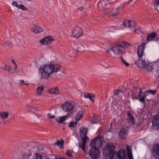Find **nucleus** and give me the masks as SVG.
Returning a JSON list of instances; mask_svg holds the SVG:
<instances>
[{
	"label": "nucleus",
	"instance_id": "nucleus-24",
	"mask_svg": "<svg viewBox=\"0 0 159 159\" xmlns=\"http://www.w3.org/2000/svg\"><path fill=\"white\" fill-rule=\"evenodd\" d=\"M121 9L122 8L121 7H118L116 9L115 11L114 12L112 13V15L114 17L117 16L118 14H119L120 13V11Z\"/></svg>",
	"mask_w": 159,
	"mask_h": 159
},
{
	"label": "nucleus",
	"instance_id": "nucleus-40",
	"mask_svg": "<svg viewBox=\"0 0 159 159\" xmlns=\"http://www.w3.org/2000/svg\"><path fill=\"white\" fill-rule=\"evenodd\" d=\"M27 109L30 111H33L34 108L32 106H28L27 107Z\"/></svg>",
	"mask_w": 159,
	"mask_h": 159
},
{
	"label": "nucleus",
	"instance_id": "nucleus-33",
	"mask_svg": "<svg viewBox=\"0 0 159 159\" xmlns=\"http://www.w3.org/2000/svg\"><path fill=\"white\" fill-rule=\"evenodd\" d=\"M77 50L80 52L84 51V48L82 45H79L78 46Z\"/></svg>",
	"mask_w": 159,
	"mask_h": 159
},
{
	"label": "nucleus",
	"instance_id": "nucleus-49",
	"mask_svg": "<svg viewBox=\"0 0 159 159\" xmlns=\"http://www.w3.org/2000/svg\"><path fill=\"white\" fill-rule=\"evenodd\" d=\"M83 10H84V8L83 7H80V8H79L78 9V11L80 10V11H83V12H84V13H85V11H83Z\"/></svg>",
	"mask_w": 159,
	"mask_h": 159
},
{
	"label": "nucleus",
	"instance_id": "nucleus-8",
	"mask_svg": "<svg viewBox=\"0 0 159 159\" xmlns=\"http://www.w3.org/2000/svg\"><path fill=\"white\" fill-rule=\"evenodd\" d=\"M152 151L153 156L156 159H159V144L156 143L154 145Z\"/></svg>",
	"mask_w": 159,
	"mask_h": 159
},
{
	"label": "nucleus",
	"instance_id": "nucleus-12",
	"mask_svg": "<svg viewBox=\"0 0 159 159\" xmlns=\"http://www.w3.org/2000/svg\"><path fill=\"white\" fill-rule=\"evenodd\" d=\"M145 44V43H144L139 46L138 47L137 51L138 57H142L143 55L144 45Z\"/></svg>",
	"mask_w": 159,
	"mask_h": 159
},
{
	"label": "nucleus",
	"instance_id": "nucleus-16",
	"mask_svg": "<svg viewBox=\"0 0 159 159\" xmlns=\"http://www.w3.org/2000/svg\"><path fill=\"white\" fill-rule=\"evenodd\" d=\"M38 69L39 72L41 74L42 77L43 78L46 79L48 78L49 75H50L40 67L38 68Z\"/></svg>",
	"mask_w": 159,
	"mask_h": 159
},
{
	"label": "nucleus",
	"instance_id": "nucleus-54",
	"mask_svg": "<svg viewBox=\"0 0 159 159\" xmlns=\"http://www.w3.org/2000/svg\"><path fill=\"white\" fill-rule=\"evenodd\" d=\"M157 5L159 6V0L157 2Z\"/></svg>",
	"mask_w": 159,
	"mask_h": 159
},
{
	"label": "nucleus",
	"instance_id": "nucleus-13",
	"mask_svg": "<svg viewBox=\"0 0 159 159\" xmlns=\"http://www.w3.org/2000/svg\"><path fill=\"white\" fill-rule=\"evenodd\" d=\"M116 1V0H101L98 2V6L100 7V5H101L104 7L106 6L107 5L113 3Z\"/></svg>",
	"mask_w": 159,
	"mask_h": 159
},
{
	"label": "nucleus",
	"instance_id": "nucleus-34",
	"mask_svg": "<svg viewBox=\"0 0 159 159\" xmlns=\"http://www.w3.org/2000/svg\"><path fill=\"white\" fill-rule=\"evenodd\" d=\"M81 138L82 141V143H86L87 142V140L88 139L87 137L85 136V137H83V138Z\"/></svg>",
	"mask_w": 159,
	"mask_h": 159
},
{
	"label": "nucleus",
	"instance_id": "nucleus-35",
	"mask_svg": "<svg viewBox=\"0 0 159 159\" xmlns=\"http://www.w3.org/2000/svg\"><path fill=\"white\" fill-rule=\"evenodd\" d=\"M148 92L149 94L154 95L156 94L157 92L156 90H148Z\"/></svg>",
	"mask_w": 159,
	"mask_h": 159
},
{
	"label": "nucleus",
	"instance_id": "nucleus-9",
	"mask_svg": "<svg viewBox=\"0 0 159 159\" xmlns=\"http://www.w3.org/2000/svg\"><path fill=\"white\" fill-rule=\"evenodd\" d=\"M122 25L125 26V27H128L132 29L134 27L135 25V23L134 20H126L122 23Z\"/></svg>",
	"mask_w": 159,
	"mask_h": 159
},
{
	"label": "nucleus",
	"instance_id": "nucleus-30",
	"mask_svg": "<svg viewBox=\"0 0 159 159\" xmlns=\"http://www.w3.org/2000/svg\"><path fill=\"white\" fill-rule=\"evenodd\" d=\"M44 87L43 86H41L38 87L37 89V93L38 94H40L41 92L43 90Z\"/></svg>",
	"mask_w": 159,
	"mask_h": 159
},
{
	"label": "nucleus",
	"instance_id": "nucleus-23",
	"mask_svg": "<svg viewBox=\"0 0 159 159\" xmlns=\"http://www.w3.org/2000/svg\"><path fill=\"white\" fill-rule=\"evenodd\" d=\"M50 92L51 93L55 94H58L59 93V91L57 87L51 89L50 90Z\"/></svg>",
	"mask_w": 159,
	"mask_h": 159
},
{
	"label": "nucleus",
	"instance_id": "nucleus-53",
	"mask_svg": "<svg viewBox=\"0 0 159 159\" xmlns=\"http://www.w3.org/2000/svg\"><path fill=\"white\" fill-rule=\"evenodd\" d=\"M50 118L52 119H54L55 118V116H52L50 117Z\"/></svg>",
	"mask_w": 159,
	"mask_h": 159
},
{
	"label": "nucleus",
	"instance_id": "nucleus-22",
	"mask_svg": "<svg viewBox=\"0 0 159 159\" xmlns=\"http://www.w3.org/2000/svg\"><path fill=\"white\" fill-rule=\"evenodd\" d=\"M83 116V112L80 111L78 112L76 116L75 117L76 121H78Z\"/></svg>",
	"mask_w": 159,
	"mask_h": 159
},
{
	"label": "nucleus",
	"instance_id": "nucleus-5",
	"mask_svg": "<svg viewBox=\"0 0 159 159\" xmlns=\"http://www.w3.org/2000/svg\"><path fill=\"white\" fill-rule=\"evenodd\" d=\"M129 131V127L126 126H123L120 129L119 132V136L121 139L124 140L126 139Z\"/></svg>",
	"mask_w": 159,
	"mask_h": 159
},
{
	"label": "nucleus",
	"instance_id": "nucleus-48",
	"mask_svg": "<svg viewBox=\"0 0 159 159\" xmlns=\"http://www.w3.org/2000/svg\"><path fill=\"white\" fill-rule=\"evenodd\" d=\"M145 95H146V97L149 94L148 92V90L144 92Z\"/></svg>",
	"mask_w": 159,
	"mask_h": 159
},
{
	"label": "nucleus",
	"instance_id": "nucleus-52",
	"mask_svg": "<svg viewBox=\"0 0 159 159\" xmlns=\"http://www.w3.org/2000/svg\"><path fill=\"white\" fill-rule=\"evenodd\" d=\"M20 82L22 84H24V80H20Z\"/></svg>",
	"mask_w": 159,
	"mask_h": 159
},
{
	"label": "nucleus",
	"instance_id": "nucleus-20",
	"mask_svg": "<svg viewBox=\"0 0 159 159\" xmlns=\"http://www.w3.org/2000/svg\"><path fill=\"white\" fill-rule=\"evenodd\" d=\"M118 45L124 48H126L129 46V44L126 42L123 41L119 43Z\"/></svg>",
	"mask_w": 159,
	"mask_h": 159
},
{
	"label": "nucleus",
	"instance_id": "nucleus-28",
	"mask_svg": "<svg viewBox=\"0 0 159 159\" xmlns=\"http://www.w3.org/2000/svg\"><path fill=\"white\" fill-rule=\"evenodd\" d=\"M66 120V117L63 116L59 118H56V120L57 122L62 123Z\"/></svg>",
	"mask_w": 159,
	"mask_h": 159
},
{
	"label": "nucleus",
	"instance_id": "nucleus-7",
	"mask_svg": "<svg viewBox=\"0 0 159 159\" xmlns=\"http://www.w3.org/2000/svg\"><path fill=\"white\" fill-rule=\"evenodd\" d=\"M83 31L79 26L75 27L72 31V36L76 38H78L82 34Z\"/></svg>",
	"mask_w": 159,
	"mask_h": 159
},
{
	"label": "nucleus",
	"instance_id": "nucleus-21",
	"mask_svg": "<svg viewBox=\"0 0 159 159\" xmlns=\"http://www.w3.org/2000/svg\"><path fill=\"white\" fill-rule=\"evenodd\" d=\"M63 143L64 141L62 139H61V141L58 140L55 143L54 145L58 146L61 148H63Z\"/></svg>",
	"mask_w": 159,
	"mask_h": 159
},
{
	"label": "nucleus",
	"instance_id": "nucleus-17",
	"mask_svg": "<svg viewBox=\"0 0 159 159\" xmlns=\"http://www.w3.org/2000/svg\"><path fill=\"white\" fill-rule=\"evenodd\" d=\"M128 116V120L129 122H130L131 124L134 125L135 124V120L134 117H133L131 113L129 112L127 113Z\"/></svg>",
	"mask_w": 159,
	"mask_h": 159
},
{
	"label": "nucleus",
	"instance_id": "nucleus-18",
	"mask_svg": "<svg viewBox=\"0 0 159 159\" xmlns=\"http://www.w3.org/2000/svg\"><path fill=\"white\" fill-rule=\"evenodd\" d=\"M87 129L83 127H81L80 128V136L81 138H83V137H85L86 136L87 134Z\"/></svg>",
	"mask_w": 159,
	"mask_h": 159
},
{
	"label": "nucleus",
	"instance_id": "nucleus-11",
	"mask_svg": "<svg viewBox=\"0 0 159 159\" xmlns=\"http://www.w3.org/2000/svg\"><path fill=\"white\" fill-rule=\"evenodd\" d=\"M152 124L155 129H159V116L158 115H156L153 116Z\"/></svg>",
	"mask_w": 159,
	"mask_h": 159
},
{
	"label": "nucleus",
	"instance_id": "nucleus-3",
	"mask_svg": "<svg viewBox=\"0 0 159 159\" xmlns=\"http://www.w3.org/2000/svg\"><path fill=\"white\" fill-rule=\"evenodd\" d=\"M50 75L57 72L60 68L58 64L44 65L40 66Z\"/></svg>",
	"mask_w": 159,
	"mask_h": 159
},
{
	"label": "nucleus",
	"instance_id": "nucleus-29",
	"mask_svg": "<svg viewBox=\"0 0 159 159\" xmlns=\"http://www.w3.org/2000/svg\"><path fill=\"white\" fill-rule=\"evenodd\" d=\"M143 29L141 28H137L134 29V32L138 34H139L140 33H144L143 30Z\"/></svg>",
	"mask_w": 159,
	"mask_h": 159
},
{
	"label": "nucleus",
	"instance_id": "nucleus-15",
	"mask_svg": "<svg viewBox=\"0 0 159 159\" xmlns=\"http://www.w3.org/2000/svg\"><path fill=\"white\" fill-rule=\"evenodd\" d=\"M52 41V38L51 36L46 37L40 40V43L44 45H46L50 43Z\"/></svg>",
	"mask_w": 159,
	"mask_h": 159
},
{
	"label": "nucleus",
	"instance_id": "nucleus-42",
	"mask_svg": "<svg viewBox=\"0 0 159 159\" xmlns=\"http://www.w3.org/2000/svg\"><path fill=\"white\" fill-rule=\"evenodd\" d=\"M121 90H119V89H117L114 92V94L115 95H118L119 92H120Z\"/></svg>",
	"mask_w": 159,
	"mask_h": 159
},
{
	"label": "nucleus",
	"instance_id": "nucleus-27",
	"mask_svg": "<svg viewBox=\"0 0 159 159\" xmlns=\"http://www.w3.org/2000/svg\"><path fill=\"white\" fill-rule=\"evenodd\" d=\"M1 68L2 70L8 71H9L11 69V67L7 65H2Z\"/></svg>",
	"mask_w": 159,
	"mask_h": 159
},
{
	"label": "nucleus",
	"instance_id": "nucleus-44",
	"mask_svg": "<svg viewBox=\"0 0 159 159\" xmlns=\"http://www.w3.org/2000/svg\"><path fill=\"white\" fill-rule=\"evenodd\" d=\"M90 94L91 93H85L84 96L85 98H88Z\"/></svg>",
	"mask_w": 159,
	"mask_h": 159
},
{
	"label": "nucleus",
	"instance_id": "nucleus-51",
	"mask_svg": "<svg viewBox=\"0 0 159 159\" xmlns=\"http://www.w3.org/2000/svg\"><path fill=\"white\" fill-rule=\"evenodd\" d=\"M11 62H12V63H13V64H16L15 61H14V60L13 59H12L11 60Z\"/></svg>",
	"mask_w": 159,
	"mask_h": 159
},
{
	"label": "nucleus",
	"instance_id": "nucleus-50",
	"mask_svg": "<svg viewBox=\"0 0 159 159\" xmlns=\"http://www.w3.org/2000/svg\"><path fill=\"white\" fill-rule=\"evenodd\" d=\"M116 26H112V27H110V29H116Z\"/></svg>",
	"mask_w": 159,
	"mask_h": 159
},
{
	"label": "nucleus",
	"instance_id": "nucleus-19",
	"mask_svg": "<svg viewBox=\"0 0 159 159\" xmlns=\"http://www.w3.org/2000/svg\"><path fill=\"white\" fill-rule=\"evenodd\" d=\"M43 30V29L39 26H35L32 30V31L34 33H39L42 32Z\"/></svg>",
	"mask_w": 159,
	"mask_h": 159
},
{
	"label": "nucleus",
	"instance_id": "nucleus-38",
	"mask_svg": "<svg viewBox=\"0 0 159 159\" xmlns=\"http://www.w3.org/2000/svg\"><path fill=\"white\" fill-rule=\"evenodd\" d=\"M88 98L90 99L92 102H93L94 101V95L93 94H91Z\"/></svg>",
	"mask_w": 159,
	"mask_h": 159
},
{
	"label": "nucleus",
	"instance_id": "nucleus-55",
	"mask_svg": "<svg viewBox=\"0 0 159 159\" xmlns=\"http://www.w3.org/2000/svg\"><path fill=\"white\" fill-rule=\"evenodd\" d=\"M24 84H25V85H28V83H24Z\"/></svg>",
	"mask_w": 159,
	"mask_h": 159
},
{
	"label": "nucleus",
	"instance_id": "nucleus-39",
	"mask_svg": "<svg viewBox=\"0 0 159 159\" xmlns=\"http://www.w3.org/2000/svg\"><path fill=\"white\" fill-rule=\"evenodd\" d=\"M17 7L19 9H21L22 10H25L26 8V7L24 6L22 4H20V5H18Z\"/></svg>",
	"mask_w": 159,
	"mask_h": 159
},
{
	"label": "nucleus",
	"instance_id": "nucleus-36",
	"mask_svg": "<svg viewBox=\"0 0 159 159\" xmlns=\"http://www.w3.org/2000/svg\"><path fill=\"white\" fill-rule=\"evenodd\" d=\"M121 62L124 64L126 66H128L129 65V64L126 62L123 59L122 57H121Z\"/></svg>",
	"mask_w": 159,
	"mask_h": 159
},
{
	"label": "nucleus",
	"instance_id": "nucleus-41",
	"mask_svg": "<svg viewBox=\"0 0 159 159\" xmlns=\"http://www.w3.org/2000/svg\"><path fill=\"white\" fill-rule=\"evenodd\" d=\"M5 45H7L9 48H11L12 46V44L10 42H7L6 43Z\"/></svg>",
	"mask_w": 159,
	"mask_h": 159
},
{
	"label": "nucleus",
	"instance_id": "nucleus-4",
	"mask_svg": "<svg viewBox=\"0 0 159 159\" xmlns=\"http://www.w3.org/2000/svg\"><path fill=\"white\" fill-rule=\"evenodd\" d=\"M74 102L72 101H68L61 106L63 110L66 112H71L75 107Z\"/></svg>",
	"mask_w": 159,
	"mask_h": 159
},
{
	"label": "nucleus",
	"instance_id": "nucleus-31",
	"mask_svg": "<svg viewBox=\"0 0 159 159\" xmlns=\"http://www.w3.org/2000/svg\"><path fill=\"white\" fill-rule=\"evenodd\" d=\"M147 66V68H145V69H146L147 70L149 71L150 72L152 71V70L154 69L153 66L152 65H149L148 64Z\"/></svg>",
	"mask_w": 159,
	"mask_h": 159
},
{
	"label": "nucleus",
	"instance_id": "nucleus-1",
	"mask_svg": "<svg viewBox=\"0 0 159 159\" xmlns=\"http://www.w3.org/2000/svg\"><path fill=\"white\" fill-rule=\"evenodd\" d=\"M126 150L128 154L124 149L116 152L114 145L110 144L108 146V148L109 157L110 159H127L128 157L129 159H133L131 148L129 146H127Z\"/></svg>",
	"mask_w": 159,
	"mask_h": 159
},
{
	"label": "nucleus",
	"instance_id": "nucleus-37",
	"mask_svg": "<svg viewBox=\"0 0 159 159\" xmlns=\"http://www.w3.org/2000/svg\"><path fill=\"white\" fill-rule=\"evenodd\" d=\"M76 123L74 121H72L70 123L69 126L70 128L73 127Z\"/></svg>",
	"mask_w": 159,
	"mask_h": 159
},
{
	"label": "nucleus",
	"instance_id": "nucleus-25",
	"mask_svg": "<svg viewBox=\"0 0 159 159\" xmlns=\"http://www.w3.org/2000/svg\"><path fill=\"white\" fill-rule=\"evenodd\" d=\"M8 116V112H0V116L2 119H5Z\"/></svg>",
	"mask_w": 159,
	"mask_h": 159
},
{
	"label": "nucleus",
	"instance_id": "nucleus-26",
	"mask_svg": "<svg viewBox=\"0 0 159 159\" xmlns=\"http://www.w3.org/2000/svg\"><path fill=\"white\" fill-rule=\"evenodd\" d=\"M156 36V33H153L150 34L147 37V40L149 41H151Z\"/></svg>",
	"mask_w": 159,
	"mask_h": 159
},
{
	"label": "nucleus",
	"instance_id": "nucleus-32",
	"mask_svg": "<svg viewBox=\"0 0 159 159\" xmlns=\"http://www.w3.org/2000/svg\"><path fill=\"white\" fill-rule=\"evenodd\" d=\"M85 145L86 143H82L80 144V147L82 150L84 151V152H85Z\"/></svg>",
	"mask_w": 159,
	"mask_h": 159
},
{
	"label": "nucleus",
	"instance_id": "nucleus-14",
	"mask_svg": "<svg viewBox=\"0 0 159 159\" xmlns=\"http://www.w3.org/2000/svg\"><path fill=\"white\" fill-rule=\"evenodd\" d=\"M136 63L138 66L139 67H142L144 69L147 68V66L148 64L145 60H142L141 59H139L137 61Z\"/></svg>",
	"mask_w": 159,
	"mask_h": 159
},
{
	"label": "nucleus",
	"instance_id": "nucleus-6",
	"mask_svg": "<svg viewBox=\"0 0 159 159\" xmlns=\"http://www.w3.org/2000/svg\"><path fill=\"white\" fill-rule=\"evenodd\" d=\"M123 49H120L119 47H113L109 48L107 51V53L110 55L123 53Z\"/></svg>",
	"mask_w": 159,
	"mask_h": 159
},
{
	"label": "nucleus",
	"instance_id": "nucleus-45",
	"mask_svg": "<svg viewBox=\"0 0 159 159\" xmlns=\"http://www.w3.org/2000/svg\"><path fill=\"white\" fill-rule=\"evenodd\" d=\"M12 5L14 6H15L17 7L18 6V5L17 4V2H16L14 1L13 2H12Z\"/></svg>",
	"mask_w": 159,
	"mask_h": 159
},
{
	"label": "nucleus",
	"instance_id": "nucleus-2",
	"mask_svg": "<svg viewBox=\"0 0 159 159\" xmlns=\"http://www.w3.org/2000/svg\"><path fill=\"white\" fill-rule=\"evenodd\" d=\"M101 136L95 138L90 142L91 149L89 151V153L90 157L93 159H97V157L100 153L98 148L102 145Z\"/></svg>",
	"mask_w": 159,
	"mask_h": 159
},
{
	"label": "nucleus",
	"instance_id": "nucleus-10",
	"mask_svg": "<svg viewBox=\"0 0 159 159\" xmlns=\"http://www.w3.org/2000/svg\"><path fill=\"white\" fill-rule=\"evenodd\" d=\"M144 93H143V90L141 88L139 89V93L138 97L136 98L137 99H139V101L142 103H144L145 102V98H146Z\"/></svg>",
	"mask_w": 159,
	"mask_h": 159
},
{
	"label": "nucleus",
	"instance_id": "nucleus-46",
	"mask_svg": "<svg viewBox=\"0 0 159 159\" xmlns=\"http://www.w3.org/2000/svg\"><path fill=\"white\" fill-rule=\"evenodd\" d=\"M66 154L69 156H72L71 153L70 151H68L66 152Z\"/></svg>",
	"mask_w": 159,
	"mask_h": 159
},
{
	"label": "nucleus",
	"instance_id": "nucleus-47",
	"mask_svg": "<svg viewBox=\"0 0 159 159\" xmlns=\"http://www.w3.org/2000/svg\"><path fill=\"white\" fill-rule=\"evenodd\" d=\"M12 67H13V68H14L15 70L17 68V66L16 65V64H13V65L12 66Z\"/></svg>",
	"mask_w": 159,
	"mask_h": 159
},
{
	"label": "nucleus",
	"instance_id": "nucleus-43",
	"mask_svg": "<svg viewBox=\"0 0 159 159\" xmlns=\"http://www.w3.org/2000/svg\"><path fill=\"white\" fill-rule=\"evenodd\" d=\"M90 94L91 93H85L84 96L85 98H88Z\"/></svg>",
	"mask_w": 159,
	"mask_h": 159
}]
</instances>
